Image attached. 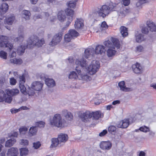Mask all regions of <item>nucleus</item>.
Segmentation results:
<instances>
[{"mask_svg": "<svg viewBox=\"0 0 156 156\" xmlns=\"http://www.w3.org/2000/svg\"><path fill=\"white\" fill-rule=\"evenodd\" d=\"M105 50L104 46L101 45H98L94 49V54L98 55H104L105 54Z\"/></svg>", "mask_w": 156, "mask_h": 156, "instance_id": "obj_18", "label": "nucleus"}, {"mask_svg": "<svg viewBox=\"0 0 156 156\" xmlns=\"http://www.w3.org/2000/svg\"><path fill=\"white\" fill-rule=\"evenodd\" d=\"M120 31L123 37H126L128 35L127 29L125 27H121L120 28Z\"/></svg>", "mask_w": 156, "mask_h": 156, "instance_id": "obj_39", "label": "nucleus"}, {"mask_svg": "<svg viewBox=\"0 0 156 156\" xmlns=\"http://www.w3.org/2000/svg\"><path fill=\"white\" fill-rule=\"evenodd\" d=\"M49 124L51 127L62 128L66 124V121L62 118L61 114H56L50 117L49 119Z\"/></svg>", "mask_w": 156, "mask_h": 156, "instance_id": "obj_1", "label": "nucleus"}, {"mask_svg": "<svg viewBox=\"0 0 156 156\" xmlns=\"http://www.w3.org/2000/svg\"><path fill=\"white\" fill-rule=\"evenodd\" d=\"M131 84H129L127 83H125L123 81L119 82L118 83V86L120 88V90L125 92L131 91L133 89L131 87Z\"/></svg>", "mask_w": 156, "mask_h": 156, "instance_id": "obj_9", "label": "nucleus"}, {"mask_svg": "<svg viewBox=\"0 0 156 156\" xmlns=\"http://www.w3.org/2000/svg\"><path fill=\"white\" fill-rule=\"evenodd\" d=\"M122 3L125 6H128L130 4V0H122Z\"/></svg>", "mask_w": 156, "mask_h": 156, "instance_id": "obj_60", "label": "nucleus"}, {"mask_svg": "<svg viewBox=\"0 0 156 156\" xmlns=\"http://www.w3.org/2000/svg\"><path fill=\"white\" fill-rule=\"evenodd\" d=\"M62 37L61 34H56L53 37L51 41L49 43V45L52 46L56 45L60 42Z\"/></svg>", "mask_w": 156, "mask_h": 156, "instance_id": "obj_11", "label": "nucleus"}, {"mask_svg": "<svg viewBox=\"0 0 156 156\" xmlns=\"http://www.w3.org/2000/svg\"><path fill=\"white\" fill-rule=\"evenodd\" d=\"M74 26L76 30L82 29L84 26V20L81 18H77L75 21Z\"/></svg>", "mask_w": 156, "mask_h": 156, "instance_id": "obj_14", "label": "nucleus"}, {"mask_svg": "<svg viewBox=\"0 0 156 156\" xmlns=\"http://www.w3.org/2000/svg\"><path fill=\"white\" fill-rule=\"evenodd\" d=\"M18 33V37L16 38L15 41L20 42L22 41L25 37V34L23 28H22L21 29H19Z\"/></svg>", "mask_w": 156, "mask_h": 156, "instance_id": "obj_21", "label": "nucleus"}, {"mask_svg": "<svg viewBox=\"0 0 156 156\" xmlns=\"http://www.w3.org/2000/svg\"><path fill=\"white\" fill-rule=\"evenodd\" d=\"M18 154L17 149L16 148L11 147L8 150L7 156H17Z\"/></svg>", "mask_w": 156, "mask_h": 156, "instance_id": "obj_23", "label": "nucleus"}, {"mask_svg": "<svg viewBox=\"0 0 156 156\" xmlns=\"http://www.w3.org/2000/svg\"><path fill=\"white\" fill-rule=\"evenodd\" d=\"M35 125L37 127L40 128H43L45 126V123L44 121H41L36 122Z\"/></svg>", "mask_w": 156, "mask_h": 156, "instance_id": "obj_45", "label": "nucleus"}, {"mask_svg": "<svg viewBox=\"0 0 156 156\" xmlns=\"http://www.w3.org/2000/svg\"><path fill=\"white\" fill-rule=\"evenodd\" d=\"M0 57L3 59H6L7 57V53L3 51H0Z\"/></svg>", "mask_w": 156, "mask_h": 156, "instance_id": "obj_51", "label": "nucleus"}, {"mask_svg": "<svg viewBox=\"0 0 156 156\" xmlns=\"http://www.w3.org/2000/svg\"><path fill=\"white\" fill-rule=\"evenodd\" d=\"M111 5L110 7L106 5H103L100 8L95 9L93 11V15L95 16H101L104 18L108 15L110 11V9H112Z\"/></svg>", "mask_w": 156, "mask_h": 156, "instance_id": "obj_3", "label": "nucleus"}, {"mask_svg": "<svg viewBox=\"0 0 156 156\" xmlns=\"http://www.w3.org/2000/svg\"><path fill=\"white\" fill-rule=\"evenodd\" d=\"M15 20V17L13 14H10L8 15L5 18V22L9 25L12 24Z\"/></svg>", "mask_w": 156, "mask_h": 156, "instance_id": "obj_24", "label": "nucleus"}, {"mask_svg": "<svg viewBox=\"0 0 156 156\" xmlns=\"http://www.w3.org/2000/svg\"><path fill=\"white\" fill-rule=\"evenodd\" d=\"M73 38L68 33L65 34L64 36V40L66 42H69Z\"/></svg>", "mask_w": 156, "mask_h": 156, "instance_id": "obj_50", "label": "nucleus"}, {"mask_svg": "<svg viewBox=\"0 0 156 156\" xmlns=\"http://www.w3.org/2000/svg\"><path fill=\"white\" fill-rule=\"evenodd\" d=\"M67 21L66 23V26L68 27L73 20V18L72 16L68 17H67Z\"/></svg>", "mask_w": 156, "mask_h": 156, "instance_id": "obj_58", "label": "nucleus"}, {"mask_svg": "<svg viewBox=\"0 0 156 156\" xmlns=\"http://www.w3.org/2000/svg\"><path fill=\"white\" fill-rule=\"evenodd\" d=\"M111 41L112 42V44L110 41L107 40L104 42V45L106 47L109 48L113 47V45L117 49L119 48L120 45L118 40L116 38L112 37L111 38Z\"/></svg>", "mask_w": 156, "mask_h": 156, "instance_id": "obj_7", "label": "nucleus"}, {"mask_svg": "<svg viewBox=\"0 0 156 156\" xmlns=\"http://www.w3.org/2000/svg\"><path fill=\"white\" fill-rule=\"evenodd\" d=\"M135 37L136 41L138 43H141L145 39V38L143 34L138 32L136 33Z\"/></svg>", "mask_w": 156, "mask_h": 156, "instance_id": "obj_26", "label": "nucleus"}, {"mask_svg": "<svg viewBox=\"0 0 156 156\" xmlns=\"http://www.w3.org/2000/svg\"><path fill=\"white\" fill-rule=\"evenodd\" d=\"M65 12L67 17L72 16V18H73L74 14V11L73 10L69 8H67L65 10Z\"/></svg>", "mask_w": 156, "mask_h": 156, "instance_id": "obj_41", "label": "nucleus"}, {"mask_svg": "<svg viewBox=\"0 0 156 156\" xmlns=\"http://www.w3.org/2000/svg\"><path fill=\"white\" fill-rule=\"evenodd\" d=\"M16 141L14 138H11L7 140L5 142V146L6 147H9L13 146Z\"/></svg>", "mask_w": 156, "mask_h": 156, "instance_id": "obj_34", "label": "nucleus"}, {"mask_svg": "<svg viewBox=\"0 0 156 156\" xmlns=\"http://www.w3.org/2000/svg\"><path fill=\"white\" fill-rule=\"evenodd\" d=\"M92 112L87 111L84 112H80L78 114L79 117L84 122H87L89 119L92 117Z\"/></svg>", "mask_w": 156, "mask_h": 156, "instance_id": "obj_8", "label": "nucleus"}, {"mask_svg": "<svg viewBox=\"0 0 156 156\" xmlns=\"http://www.w3.org/2000/svg\"><path fill=\"white\" fill-rule=\"evenodd\" d=\"M138 156H146V153L144 151H141L138 152Z\"/></svg>", "mask_w": 156, "mask_h": 156, "instance_id": "obj_64", "label": "nucleus"}, {"mask_svg": "<svg viewBox=\"0 0 156 156\" xmlns=\"http://www.w3.org/2000/svg\"><path fill=\"white\" fill-rule=\"evenodd\" d=\"M92 117L94 119L98 120L100 118H102L104 116V114L100 111H97L92 112Z\"/></svg>", "mask_w": 156, "mask_h": 156, "instance_id": "obj_29", "label": "nucleus"}, {"mask_svg": "<svg viewBox=\"0 0 156 156\" xmlns=\"http://www.w3.org/2000/svg\"><path fill=\"white\" fill-rule=\"evenodd\" d=\"M147 25L151 31H155L156 30V26L151 21H147Z\"/></svg>", "mask_w": 156, "mask_h": 156, "instance_id": "obj_32", "label": "nucleus"}, {"mask_svg": "<svg viewBox=\"0 0 156 156\" xmlns=\"http://www.w3.org/2000/svg\"><path fill=\"white\" fill-rule=\"evenodd\" d=\"M69 33L73 38L76 37L79 35L78 32L75 30H69Z\"/></svg>", "mask_w": 156, "mask_h": 156, "instance_id": "obj_43", "label": "nucleus"}, {"mask_svg": "<svg viewBox=\"0 0 156 156\" xmlns=\"http://www.w3.org/2000/svg\"><path fill=\"white\" fill-rule=\"evenodd\" d=\"M141 131L144 133H147L150 131L149 127L144 126L140 127L139 129Z\"/></svg>", "mask_w": 156, "mask_h": 156, "instance_id": "obj_49", "label": "nucleus"}, {"mask_svg": "<svg viewBox=\"0 0 156 156\" xmlns=\"http://www.w3.org/2000/svg\"><path fill=\"white\" fill-rule=\"evenodd\" d=\"M112 146V144L109 141H102L100 144V147L101 149L104 150H110Z\"/></svg>", "mask_w": 156, "mask_h": 156, "instance_id": "obj_12", "label": "nucleus"}, {"mask_svg": "<svg viewBox=\"0 0 156 156\" xmlns=\"http://www.w3.org/2000/svg\"><path fill=\"white\" fill-rule=\"evenodd\" d=\"M137 2L136 3V6L137 7L140 6L143 4L145 2L146 0H137Z\"/></svg>", "mask_w": 156, "mask_h": 156, "instance_id": "obj_57", "label": "nucleus"}, {"mask_svg": "<svg viewBox=\"0 0 156 156\" xmlns=\"http://www.w3.org/2000/svg\"><path fill=\"white\" fill-rule=\"evenodd\" d=\"M144 48L141 45H139L136 47L135 51L137 53H139L144 51Z\"/></svg>", "mask_w": 156, "mask_h": 156, "instance_id": "obj_52", "label": "nucleus"}, {"mask_svg": "<svg viewBox=\"0 0 156 156\" xmlns=\"http://www.w3.org/2000/svg\"><path fill=\"white\" fill-rule=\"evenodd\" d=\"M124 11L126 13V15L129 14L130 13H131V10L128 7H126L124 8Z\"/></svg>", "mask_w": 156, "mask_h": 156, "instance_id": "obj_63", "label": "nucleus"}, {"mask_svg": "<svg viewBox=\"0 0 156 156\" xmlns=\"http://www.w3.org/2000/svg\"><path fill=\"white\" fill-rule=\"evenodd\" d=\"M68 137L67 134L62 133L59 134L58 137V139L60 143L65 142L68 140Z\"/></svg>", "mask_w": 156, "mask_h": 156, "instance_id": "obj_28", "label": "nucleus"}, {"mask_svg": "<svg viewBox=\"0 0 156 156\" xmlns=\"http://www.w3.org/2000/svg\"><path fill=\"white\" fill-rule=\"evenodd\" d=\"M4 101L10 103L11 102V98L10 97H8L5 93V90L4 91L0 90V102Z\"/></svg>", "mask_w": 156, "mask_h": 156, "instance_id": "obj_10", "label": "nucleus"}, {"mask_svg": "<svg viewBox=\"0 0 156 156\" xmlns=\"http://www.w3.org/2000/svg\"><path fill=\"white\" fill-rule=\"evenodd\" d=\"M78 75L74 71L71 72L69 76V78L72 80H76L78 79L88 81L90 80L91 78L90 76L87 74H83L81 70L78 68L76 66L75 69Z\"/></svg>", "mask_w": 156, "mask_h": 156, "instance_id": "obj_2", "label": "nucleus"}, {"mask_svg": "<svg viewBox=\"0 0 156 156\" xmlns=\"http://www.w3.org/2000/svg\"><path fill=\"white\" fill-rule=\"evenodd\" d=\"M9 82L11 85H14L16 84V80L13 77H12L10 79Z\"/></svg>", "mask_w": 156, "mask_h": 156, "instance_id": "obj_59", "label": "nucleus"}, {"mask_svg": "<svg viewBox=\"0 0 156 156\" xmlns=\"http://www.w3.org/2000/svg\"><path fill=\"white\" fill-rule=\"evenodd\" d=\"M57 17L58 20L61 22H63L66 20V17L63 11H61L59 12Z\"/></svg>", "mask_w": 156, "mask_h": 156, "instance_id": "obj_30", "label": "nucleus"}, {"mask_svg": "<svg viewBox=\"0 0 156 156\" xmlns=\"http://www.w3.org/2000/svg\"><path fill=\"white\" fill-rule=\"evenodd\" d=\"M132 69L133 72L136 73H140L143 71V69L140 64L136 63L132 66Z\"/></svg>", "mask_w": 156, "mask_h": 156, "instance_id": "obj_20", "label": "nucleus"}, {"mask_svg": "<svg viewBox=\"0 0 156 156\" xmlns=\"http://www.w3.org/2000/svg\"><path fill=\"white\" fill-rule=\"evenodd\" d=\"M116 52L114 47L109 48L106 51L107 55L108 57H112L114 56Z\"/></svg>", "mask_w": 156, "mask_h": 156, "instance_id": "obj_31", "label": "nucleus"}, {"mask_svg": "<svg viewBox=\"0 0 156 156\" xmlns=\"http://www.w3.org/2000/svg\"><path fill=\"white\" fill-rule=\"evenodd\" d=\"M77 0H73L70 1L67 4L69 7L72 8H74L76 7V2Z\"/></svg>", "mask_w": 156, "mask_h": 156, "instance_id": "obj_46", "label": "nucleus"}, {"mask_svg": "<svg viewBox=\"0 0 156 156\" xmlns=\"http://www.w3.org/2000/svg\"><path fill=\"white\" fill-rule=\"evenodd\" d=\"M27 95H28V96H32L34 95L35 94L34 91L32 90L30 87H29L28 90L27 91Z\"/></svg>", "mask_w": 156, "mask_h": 156, "instance_id": "obj_56", "label": "nucleus"}, {"mask_svg": "<svg viewBox=\"0 0 156 156\" xmlns=\"http://www.w3.org/2000/svg\"><path fill=\"white\" fill-rule=\"evenodd\" d=\"M22 17L26 20H29L30 19V12L27 10H23L22 12Z\"/></svg>", "mask_w": 156, "mask_h": 156, "instance_id": "obj_36", "label": "nucleus"}, {"mask_svg": "<svg viewBox=\"0 0 156 156\" xmlns=\"http://www.w3.org/2000/svg\"><path fill=\"white\" fill-rule=\"evenodd\" d=\"M8 39L9 38L7 36H0V48H7L9 51L13 48V46L8 42Z\"/></svg>", "mask_w": 156, "mask_h": 156, "instance_id": "obj_6", "label": "nucleus"}, {"mask_svg": "<svg viewBox=\"0 0 156 156\" xmlns=\"http://www.w3.org/2000/svg\"><path fill=\"white\" fill-rule=\"evenodd\" d=\"M6 93L8 97H10L11 98V101L12 100V96L16 95L19 93V90L17 89H7L5 90Z\"/></svg>", "mask_w": 156, "mask_h": 156, "instance_id": "obj_15", "label": "nucleus"}, {"mask_svg": "<svg viewBox=\"0 0 156 156\" xmlns=\"http://www.w3.org/2000/svg\"><path fill=\"white\" fill-rule=\"evenodd\" d=\"M100 67L99 61L93 60L87 67L86 68L87 73L90 75L95 74L98 70Z\"/></svg>", "mask_w": 156, "mask_h": 156, "instance_id": "obj_4", "label": "nucleus"}, {"mask_svg": "<svg viewBox=\"0 0 156 156\" xmlns=\"http://www.w3.org/2000/svg\"><path fill=\"white\" fill-rule=\"evenodd\" d=\"M116 130V127L113 126H109L108 129V132L112 134H115Z\"/></svg>", "mask_w": 156, "mask_h": 156, "instance_id": "obj_47", "label": "nucleus"}, {"mask_svg": "<svg viewBox=\"0 0 156 156\" xmlns=\"http://www.w3.org/2000/svg\"><path fill=\"white\" fill-rule=\"evenodd\" d=\"M23 84H19V87L21 92L24 95H27V91L26 88Z\"/></svg>", "mask_w": 156, "mask_h": 156, "instance_id": "obj_42", "label": "nucleus"}, {"mask_svg": "<svg viewBox=\"0 0 156 156\" xmlns=\"http://www.w3.org/2000/svg\"><path fill=\"white\" fill-rule=\"evenodd\" d=\"M94 54V49L93 48H87L85 50L83 56L86 58H89L92 57Z\"/></svg>", "mask_w": 156, "mask_h": 156, "instance_id": "obj_19", "label": "nucleus"}, {"mask_svg": "<svg viewBox=\"0 0 156 156\" xmlns=\"http://www.w3.org/2000/svg\"><path fill=\"white\" fill-rule=\"evenodd\" d=\"M51 141L52 144L50 147L51 148L57 147L58 144L60 143L58 138H52L51 140Z\"/></svg>", "mask_w": 156, "mask_h": 156, "instance_id": "obj_38", "label": "nucleus"}, {"mask_svg": "<svg viewBox=\"0 0 156 156\" xmlns=\"http://www.w3.org/2000/svg\"><path fill=\"white\" fill-rule=\"evenodd\" d=\"M141 31L143 33L147 34L149 32V30L147 27H144L142 28Z\"/></svg>", "mask_w": 156, "mask_h": 156, "instance_id": "obj_62", "label": "nucleus"}, {"mask_svg": "<svg viewBox=\"0 0 156 156\" xmlns=\"http://www.w3.org/2000/svg\"><path fill=\"white\" fill-rule=\"evenodd\" d=\"M75 63L78 66H80L82 68H86L88 62L86 59L82 57L76 59Z\"/></svg>", "mask_w": 156, "mask_h": 156, "instance_id": "obj_13", "label": "nucleus"}, {"mask_svg": "<svg viewBox=\"0 0 156 156\" xmlns=\"http://www.w3.org/2000/svg\"><path fill=\"white\" fill-rule=\"evenodd\" d=\"M124 9H122L118 12L119 16L121 17H123L126 15Z\"/></svg>", "mask_w": 156, "mask_h": 156, "instance_id": "obj_55", "label": "nucleus"}, {"mask_svg": "<svg viewBox=\"0 0 156 156\" xmlns=\"http://www.w3.org/2000/svg\"><path fill=\"white\" fill-rule=\"evenodd\" d=\"M41 80H44L45 83L47 86L49 87H52L55 85V81L52 79L48 78L42 76L41 77Z\"/></svg>", "mask_w": 156, "mask_h": 156, "instance_id": "obj_16", "label": "nucleus"}, {"mask_svg": "<svg viewBox=\"0 0 156 156\" xmlns=\"http://www.w3.org/2000/svg\"><path fill=\"white\" fill-rule=\"evenodd\" d=\"M28 129L25 126H22L19 129V131L20 135L21 136L25 135L28 131Z\"/></svg>", "mask_w": 156, "mask_h": 156, "instance_id": "obj_37", "label": "nucleus"}, {"mask_svg": "<svg viewBox=\"0 0 156 156\" xmlns=\"http://www.w3.org/2000/svg\"><path fill=\"white\" fill-rule=\"evenodd\" d=\"M62 112L63 115L67 120L69 121L73 120V116L71 112L66 110L63 111Z\"/></svg>", "mask_w": 156, "mask_h": 156, "instance_id": "obj_25", "label": "nucleus"}, {"mask_svg": "<svg viewBox=\"0 0 156 156\" xmlns=\"http://www.w3.org/2000/svg\"><path fill=\"white\" fill-rule=\"evenodd\" d=\"M28 141L26 139H21L20 140V144L22 145L27 146L28 144Z\"/></svg>", "mask_w": 156, "mask_h": 156, "instance_id": "obj_53", "label": "nucleus"}, {"mask_svg": "<svg viewBox=\"0 0 156 156\" xmlns=\"http://www.w3.org/2000/svg\"><path fill=\"white\" fill-rule=\"evenodd\" d=\"M44 43L45 41L43 38L39 39L37 36H33L31 37L28 40V45H29V47L30 48L34 46L39 47H41Z\"/></svg>", "mask_w": 156, "mask_h": 156, "instance_id": "obj_5", "label": "nucleus"}, {"mask_svg": "<svg viewBox=\"0 0 156 156\" xmlns=\"http://www.w3.org/2000/svg\"><path fill=\"white\" fill-rule=\"evenodd\" d=\"M37 131V129L36 126H32L29 129V135L30 136H34L36 134Z\"/></svg>", "mask_w": 156, "mask_h": 156, "instance_id": "obj_33", "label": "nucleus"}, {"mask_svg": "<svg viewBox=\"0 0 156 156\" xmlns=\"http://www.w3.org/2000/svg\"><path fill=\"white\" fill-rule=\"evenodd\" d=\"M28 47H29V45H28V44L23 46L21 45L20 46H19L17 48V53L20 55L23 54L24 53L26 48Z\"/></svg>", "mask_w": 156, "mask_h": 156, "instance_id": "obj_35", "label": "nucleus"}, {"mask_svg": "<svg viewBox=\"0 0 156 156\" xmlns=\"http://www.w3.org/2000/svg\"><path fill=\"white\" fill-rule=\"evenodd\" d=\"M129 120L127 119H124L119 122L117 124V126L119 128H126L129 126Z\"/></svg>", "mask_w": 156, "mask_h": 156, "instance_id": "obj_22", "label": "nucleus"}, {"mask_svg": "<svg viewBox=\"0 0 156 156\" xmlns=\"http://www.w3.org/2000/svg\"><path fill=\"white\" fill-rule=\"evenodd\" d=\"M19 84H24L26 81V79L23 75L19 76Z\"/></svg>", "mask_w": 156, "mask_h": 156, "instance_id": "obj_54", "label": "nucleus"}, {"mask_svg": "<svg viewBox=\"0 0 156 156\" xmlns=\"http://www.w3.org/2000/svg\"><path fill=\"white\" fill-rule=\"evenodd\" d=\"M43 86V84L40 81H35L31 85L32 89L36 91L41 90Z\"/></svg>", "mask_w": 156, "mask_h": 156, "instance_id": "obj_17", "label": "nucleus"}, {"mask_svg": "<svg viewBox=\"0 0 156 156\" xmlns=\"http://www.w3.org/2000/svg\"><path fill=\"white\" fill-rule=\"evenodd\" d=\"M20 151V155L22 156L27 155L28 152V150L26 148H21Z\"/></svg>", "mask_w": 156, "mask_h": 156, "instance_id": "obj_44", "label": "nucleus"}, {"mask_svg": "<svg viewBox=\"0 0 156 156\" xmlns=\"http://www.w3.org/2000/svg\"><path fill=\"white\" fill-rule=\"evenodd\" d=\"M41 145L40 142H37L33 143V146L36 149L39 148Z\"/></svg>", "mask_w": 156, "mask_h": 156, "instance_id": "obj_61", "label": "nucleus"}, {"mask_svg": "<svg viewBox=\"0 0 156 156\" xmlns=\"http://www.w3.org/2000/svg\"><path fill=\"white\" fill-rule=\"evenodd\" d=\"M9 7L8 4L7 3L2 4L0 7V14L3 15L6 13L8 10Z\"/></svg>", "mask_w": 156, "mask_h": 156, "instance_id": "obj_27", "label": "nucleus"}, {"mask_svg": "<svg viewBox=\"0 0 156 156\" xmlns=\"http://www.w3.org/2000/svg\"><path fill=\"white\" fill-rule=\"evenodd\" d=\"M10 62L13 64H20L22 62V61L20 58H11L10 60Z\"/></svg>", "mask_w": 156, "mask_h": 156, "instance_id": "obj_40", "label": "nucleus"}, {"mask_svg": "<svg viewBox=\"0 0 156 156\" xmlns=\"http://www.w3.org/2000/svg\"><path fill=\"white\" fill-rule=\"evenodd\" d=\"M108 26L105 21L102 22L100 27V30L101 31L107 29Z\"/></svg>", "mask_w": 156, "mask_h": 156, "instance_id": "obj_48", "label": "nucleus"}]
</instances>
